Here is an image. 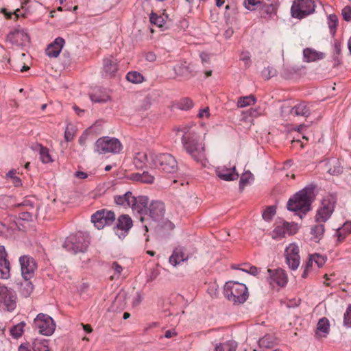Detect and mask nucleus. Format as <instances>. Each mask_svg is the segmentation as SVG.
I'll return each instance as SVG.
<instances>
[{
  "mask_svg": "<svg viewBox=\"0 0 351 351\" xmlns=\"http://www.w3.org/2000/svg\"><path fill=\"white\" fill-rule=\"evenodd\" d=\"M33 149L39 152L40 158L43 163H49L52 161L48 149L43 147L41 144H36L33 147Z\"/></svg>",
  "mask_w": 351,
  "mask_h": 351,
  "instance_id": "nucleus-32",
  "label": "nucleus"
},
{
  "mask_svg": "<svg viewBox=\"0 0 351 351\" xmlns=\"http://www.w3.org/2000/svg\"><path fill=\"white\" fill-rule=\"evenodd\" d=\"M297 232L296 224L283 221L277 224L271 232V237L274 239H280L286 234L292 235Z\"/></svg>",
  "mask_w": 351,
  "mask_h": 351,
  "instance_id": "nucleus-15",
  "label": "nucleus"
},
{
  "mask_svg": "<svg viewBox=\"0 0 351 351\" xmlns=\"http://www.w3.org/2000/svg\"><path fill=\"white\" fill-rule=\"evenodd\" d=\"M34 351H49V341L45 339H36L32 343Z\"/></svg>",
  "mask_w": 351,
  "mask_h": 351,
  "instance_id": "nucleus-36",
  "label": "nucleus"
},
{
  "mask_svg": "<svg viewBox=\"0 0 351 351\" xmlns=\"http://www.w3.org/2000/svg\"><path fill=\"white\" fill-rule=\"evenodd\" d=\"M134 195L130 191H127L123 195H115L114 197L116 204L121 206L125 208H130Z\"/></svg>",
  "mask_w": 351,
  "mask_h": 351,
  "instance_id": "nucleus-28",
  "label": "nucleus"
},
{
  "mask_svg": "<svg viewBox=\"0 0 351 351\" xmlns=\"http://www.w3.org/2000/svg\"><path fill=\"white\" fill-rule=\"evenodd\" d=\"M182 143L185 151L194 160L202 164L206 162L204 144L197 133L185 132L182 137Z\"/></svg>",
  "mask_w": 351,
  "mask_h": 351,
  "instance_id": "nucleus-2",
  "label": "nucleus"
},
{
  "mask_svg": "<svg viewBox=\"0 0 351 351\" xmlns=\"http://www.w3.org/2000/svg\"><path fill=\"white\" fill-rule=\"evenodd\" d=\"M328 25L330 34L334 35L338 25V19L335 14H330L328 16Z\"/></svg>",
  "mask_w": 351,
  "mask_h": 351,
  "instance_id": "nucleus-42",
  "label": "nucleus"
},
{
  "mask_svg": "<svg viewBox=\"0 0 351 351\" xmlns=\"http://www.w3.org/2000/svg\"><path fill=\"white\" fill-rule=\"evenodd\" d=\"M290 114L293 116L308 117L311 114V110L307 104L302 101L292 107L290 110Z\"/></svg>",
  "mask_w": 351,
  "mask_h": 351,
  "instance_id": "nucleus-27",
  "label": "nucleus"
},
{
  "mask_svg": "<svg viewBox=\"0 0 351 351\" xmlns=\"http://www.w3.org/2000/svg\"><path fill=\"white\" fill-rule=\"evenodd\" d=\"M64 39L62 37L56 38L53 42L48 45L46 49V54L50 58H57L64 45Z\"/></svg>",
  "mask_w": 351,
  "mask_h": 351,
  "instance_id": "nucleus-23",
  "label": "nucleus"
},
{
  "mask_svg": "<svg viewBox=\"0 0 351 351\" xmlns=\"http://www.w3.org/2000/svg\"><path fill=\"white\" fill-rule=\"evenodd\" d=\"M260 13L263 17L271 18L276 14L278 5L276 3H267L266 1H261L258 5Z\"/></svg>",
  "mask_w": 351,
  "mask_h": 351,
  "instance_id": "nucleus-24",
  "label": "nucleus"
},
{
  "mask_svg": "<svg viewBox=\"0 0 351 351\" xmlns=\"http://www.w3.org/2000/svg\"><path fill=\"white\" fill-rule=\"evenodd\" d=\"M240 60L243 61L245 66L249 67L251 64V56L248 51H243L241 53Z\"/></svg>",
  "mask_w": 351,
  "mask_h": 351,
  "instance_id": "nucleus-56",
  "label": "nucleus"
},
{
  "mask_svg": "<svg viewBox=\"0 0 351 351\" xmlns=\"http://www.w3.org/2000/svg\"><path fill=\"white\" fill-rule=\"evenodd\" d=\"M215 172L217 176L225 181H234L239 178V173L236 171L234 165L232 167L220 166L216 168Z\"/></svg>",
  "mask_w": 351,
  "mask_h": 351,
  "instance_id": "nucleus-20",
  "label": "nucleus"
},
{
  "mask_svg": "<svg viewBox=\"0 0 351 351\" xmlns=\"http://www.w3.org/2000/svg\"><path fill=\"white\" fill-rule=\"evenodd\" d=\"M180 108L182 110H188L193 108V102L189 98H184L180 102Z\"/></svg>",
  "mask_w": 351,
  "mask_h": 351,
  "instance_id": "nucleus-51",
  "label": "nucleus"
},
{
  "mask_svg": "<svg viewBox=\"0 0 351 351\" xmlns=\"http://www.w3.org/2000/svg\"><path fill=\"white\" fill-rule=\"evenodd\" d=\"M111 268L114 270L115 274H117L118 277L121 275L123 271V267L117 262H113Z\"/></svg>",
  "mask_w": 351,
  "mask_h": 351,
  "instance_id": "nucleus-58",
  "label": "nucleus"
},
{
  "mask_svg": "<svg viewBox=\"0 0 351 351\" xmlns=\"http://www.w3.org/2000/svg\"><path fill=\"white\" fill-rule=\"evenodd\" d=\"M122 149L120 141L114 137L103 136L98 138L95 143V151L99 154L107 153L119 154Z\"/></svg>",
  "mask_w": 351,
  "mask_h": 351,
  "instance_id": "nucleus-5",
  "label": "nucleus"
},
{
  "mask_svg": "<svg viewBox=\"0 0 351 351\" xmlns=\"http://www.w3.org/2000/svg\"><path fill=\"white\" fill-rule=\"evenodd\" d=\"M19 9H16L14 13L12 12H8L5 9H2L1 12L5 14L6 18L11 19L12 16L13 14L15 15L16 19H17L19 16Z\"/></svg>",
  "mask_w": 351,
  "mask_h": 351,
  "instance_id": "nucleus-60",
  "label": "nucleus"
},
{
  "mask_svg": "<svg viewBox=\"0 0 351 351\" xmlns=\"http://www.w3.org/2000/svg\"><path fill=\"white\" fill-rule=\"evenodd\" d=\"M165 206L162 202L159 200L152 201L148 208L149 216L153 221H159L165 216Z\"/></svg>",
  "mask_w": 351,
  "mask_h": 351,
  "instance_id": "nucleus-18",
  "label": "nucleus"
},
{
  "mask_svg": "<svg viewBox=\"0 0 351 351\" xmlns=\"http://www.w3.org/2000/svg\"><path fill=\"white\" fill-rule=\"evenodd\" d=\"M225 297L234 304L244 303L248 298V290L246 285L237 281L227 282L223 287Z\"/></svg>",
  "mask_w": 351,
  "mask_h": 351,
  "instance_id": "nucleus-3",
  "label": "nucleus"
},
{
  "mask_svg": "<svg viewBox=\"0 0 351 351\" xmlns=\"http://www.w3.org/2000/svg\"><path fill=\"white\" fill-rule=\"evenodd\" d=\"M148 197L144 195L134 196L130 208L135 214L140 215V220L143 221L148 214Z\"/></svg>",
  "mask_w": 351,
  "mask_h": 351,
  "instance_id": "nucleus-13",
  "label": "nucleus"
},
{
  "mask_svg": "<svg viewBox=\"0 0 351 351\" xmlns=\"http://www.w3.org/2000/svg\"><path fill=\"white\" fill-rule=\"evenodd\" d=\"M340 230L342 231L343 232H344L346 234H350L351 233V221H346L343 224Z\"/></svg>",
  "mask_w": 351,
  "mask_h": 351,
  "instance_id": "nucleus-59",
  "label": "nucleus"
},
{
  "mask_svg": "<svg viewBox=\"0 0 351 351\" xmlns=\"http://www.w3.org/2000/svg\"><path fill=\"white\" fill-rule=\"evenodd\" d=\"M337 203L335 195L329 194L326 195L322 202L321 206L317 210L315 221L317 223H325L332 215Z\"/></svg>",
  "mask_w": 351,
  "mask_h": 351,
  "instance_id": "nucleus-7",
  "label": "nucleus"
},
{
  "mask_svg": "<svg viewBox=\"0 0 351 351\" xmlns=\"http://www.w3.org/2000/svg\"><path fill=\"white\" fill-rule=\"evenodd\" d=\"M128 294L126 291L120 290L116 295L111 308L112 311H121L123 310L127 304Z\"/></svg>",
  "mask_w": 351,
  "mask_h": 351,
  "instance_id": "nucleus-25",
  "label": "nucleus"
},
{
  "mask_svg": "<svg viewBox=\"0 0 351 351\" xmlns=\"http://www.w3.org/2000/svg\"><path fill=\"white\" fill-rule=\"evenodd\" d=\"M133 223L128 215H122L117 219V223L114 228L115 234L119 238H124L132 227Z\"/></svg>",
  "mask_w": 351,
  "mask_h": 351,
  "instance_id": "nucleus-16",
  "label": "nucleus"
},
{
  "mask_svg": "<svg viewBox=\"0 0 351 351\" xmlns=\"http://www.w3.org/2000/svg\"><path fill=\"white\" fill-rule=\"evenodd\" d=\"M253 179V175L249 171L243 173L240 178L239 189L243 190V188L250 183V180Z\"/></svg>",
  "mask_w": 351,
  "mask_h": 351,
  "instance_id": "nucleus-46",
  "label": "nucleus"
},
{
  "mask_svg": "<svg viewBox=\"0 0 351 351\" xmlns=\"http://www.w3.org/2000/svg\"><path fill=\"white\" fill-rule=\"evenodd\" d=\"M276 71L270 67L264 68L262 71V75L265 80H269L276 75Z\"/></svg>",
  "mask_w": 351,
  "mask_h": 351,
  "instance_id": "nucleus-55",
  "label": "nucleus"
},
{
  "mask_svg": "<svg viewBox=\"0 0 351 351\" xmlns=\"http://www.w3.org/2000/svg\"><path fill=\"white\" fill-rule=\"evenodd\" d=\"M256 97L252 95H248L245 97H241L238 99L237 101V106L239 108H245L251 105H253L256 103Z\"/></svg>",
  "mask_w": 351,
  "mask_h": 351,
  "instance_id": "nucleus-39",
  "label": "nucleus"
},
{
  "mask_svg": "<svg viewBox=\"0 0 351 351\" xmlns=\"http://www.w3.org/2000/svg\"><path fill=\"white\" fill-rule=\"evenodd\" d=\"M33 289V284L29 280H25L24 283L21 284L19 292L21 295L25 298H27L31 295Z\"/></svg>",
  "mask_w": 351,
  "mask_h": 351,
  "instance_id": "nucleus-40",
  "label": "nucleus"
},
{
  "mask_svg": "<svg viewBox=\"0 0 351 351\" xmlns=\"http://www.w3.org/2000/svg\"><path fill=\"white\" fill-rule=\"evenodd\" d=\"M7 178H10L12 180V182L16 186H20L22 185V181L21 178L16 176V170L11 169L6 174Z\"/></svg>",
  "mask_w": 351,
  "mask_h": 351,
  "instance_id": "nucleus-50",
  "label": "nucleus"
},
{
  "mask_svg": "<svg viewBox=\"0 0 351 351\" xmlns=\"http://www.w3.org/2000/svg\"><path fill=\"white\" fill-rule=\"evenodd\" d=\"M261 1L259 0H244L243 5L249 11H255L256 10V6L259 5Z\"/></svg>",
  "mask_w": 351,
  "mask_h": 351,
  "instance_id": "nucleus-48",
  "label": "nucleus"
},
{
  "mask_svg": "<svg viewBox=\"0 0 351 351\" xmlns=\"http://www.w3.org/2000/svg\"><path fill=\"white\" fill-rule=\"evenodd\" d=\"M126 80L132 84H141L145 81V77L140 72L136 71H129L126 74Z\"/></svg>",
  "mask_w": 351,
  "mask_h": 351,
  "instance_id": "nucleus-35",
  "label": "nucleus"
},
{
  "mask_svg": "<svg viewBox=\"0 0 351 351\" xmlns=\"http://www.w3.org/2000/svg\"><path fill=\"white\" fill-rule=\"evenodd\" d=\"M133 178L134 180L147 184H152L154 180V177L147 171H143L142 173H135L133 175Z\"/></svg>",
  "mask_w": 351,
  "mask_h": 351,
  "instance_id": "nucleus-37",
  "label": "nucleus"
},
{
  "mask_svg": "<svg viewBox=\"0 0 351 351\" xmlns=\"http://www.w3.org/2000/svg\"><path fill=\"white\" fill-rule=\"evenodd\" d=\"M119 69V62L113 56H109L103 60V75L107 77H114Z\"/></svg>",
  "mask_w": 351,
  "mask_h": 351,
  "instance_id": "nucleus-22",
  "label": "nucleus"
},
{
  "mask_svg": "<svg viewBox=\"0 0 351 351\" xmlns=\"http://www.w3.org/2000/svg\"><path fill=\"white\" fill-rule=\"evenodd\" d=\"M333 60L335 61L336 64H339L340 63V59L339 56L341 55V42L338 40H335L333 43Z\"/></svg>",
  "mask_w": 351,
  "mask_h": 351,
  "instance_id": "nucleus-44",
  "label": "nucleus"
},
{
  "mask_svg": "<svg viewBox=\"0 0 351 351\" xmlns=\"http://www.w3.org/2000/svg\"><path fill=\"white\" fill-rule=\"evenodd\" d=\"M237 343L233 340H229L224 343H220L215 346V351H236Z\"/></svg>",
  "mask_w": 351,
  "mask_h": 351,
  "instance_id": "nucleus-33",
  "label": "nucleus"
},
{
  "mask_svg": "<svg viewBox=\"0 0 351 351\" xmlns=\"http://www.w3.org/2000/svg\"><path fill=\"white\" fill-rule=\"evenodd\" d=\"M7 40L16 46H25L29 43V36L23 29H15L8 34Z\"/></svg>",
  "mask_w": 351,
  "mask_h": 351,
  "instance_id": "nucleus-19",
  "label": "nucleus"
},
{
  "mask_svg": "<svg viewBox=\"0 0 351 351\" xmlns=\"http://www.w3.org/2000/svg\"><path fill=\"white\" fill-rule=\"evenodd\" d=\"M187 260L188 256L185 254L184 249L181 247H176L169 257V263L173 266Z\"/></svg>",
  "mask_w": 351,
  "mask_h": 351,
  "instance_id": "nucleus-26",
  "label": "nucleus"
},
{
  "mask_svg": "<svg viewBox=\"0 0 351 351\" xmlns=\"http://www.w3.org/2000/svg\"><path fill=\"white\" fill-rule=\"evenodd\" d=\"M25 325V322H21L19 324L14 326L10 330L12 336L15 338L20 337L23 335Z\"/></svg>",
  "mask_w": 351,
  "mask_h": 351,
  "instance_id": "nucleus-45",
  "label": "nucleus"
},
{
  "mask_svg": "<svg viewBox=\"0 0 351 351\" xmlns=\"http://www.w3.org/2000/svg\"><path fill=\"white\" fill-rule=\"evenodd\" d=\"M34 326L40 334L45 336L51 335L56 329V324L49 315L39 313L34 321Z\"/></svg>",
  "mask_w": 351,
  "mask_h": 351,
  "instance_id": "nucleus-9",
  "label": "nucleus"
},
{
  "mask_svg": "<svg viewBox=\"0 0 351 351\" xmlns=\"http://www.w3.org/2000/svg\"><path fill=\"white\" fill-rule=\"evenodd\" d=\"M330 167H327V171L330 175L337 176L342 173V167H341L339 161L333 160L332 161V167H331L332 164L329 163Z\"/></svg>",
  "mask_w": 351,
  "mask_h": 351,
  "instance_id": "nucleus-43",
  "label": "nucleus"
},
{
  "mask_svg": "<svg viewBox=\"0 0 351 351\" xmlns=\"http://www.w3.org/2000/svg\"><path fill=\"white\" fill-rule=\"evenodd\" d=\"M0 304H3L8 311H12L16 306V292L5 286H0Z\"/></svg>",
  "mask_w": 351,
  "mask_h": 351,
  "instance_id": "nucleus-12",
  "label": "nucleus"
},
{
  "mask_svg": "<svg viewBox=\"0 0 351 351\" xmlns=\"http://www.w3.org/2000/svg\"><path fill=\"white\" fill-rule=\"evenodd\" d=\"M330 331L329 321L326 317L321 318L317 324V333L322 332L326 335Z\"/></svg>",
  "mask_w": 351,
  "mask_h": 351,
  "instance_id": "nucleus-38",
  "label": "nucleus"
},
{
  "mask_svg": "<svg viewBox=\"0 0 351 351\" xmlns=\"http://www.w3.org/2000/svg\"><path fill=\"white\" fill-rule=\"evenodd\" d=\"M75 136V130L71 125H67L64 131V138L66 141H73Z\"/></svg>",
  "mask_w": 351,
  "mask_h": 351,
  "instance_id": "nucleus-53",
  "label": "nucleus"
},
{
  "mask_svg": "<svg viewBox=\"0 0 351 351\" xmlns=\"http://www.w3.org/2000/svg\"><path fill=\"white\" fill-rule=\"evenodd\" d=\"M313 199V187H304L289 199L287 208L289 210L295 212L300 219H302L311 210Z\"/></svg>",
  "mask_w": 351,
  "mask_h": 351,
  "instance_id": "nucleus-1",
  "label": "nucleus"
},
{
  "mask_svg": "<svg viewBox=\"0 0 351 351\" xmlns=\"http://www.w3.org/2000/svg\"><path fill=\"white\" fill-rule=\"evenodd\" d=\"M90 99L94 103H106L110 100V96L105 90L99 88L90 95Z\"/></svg>",
  "mask_w": 351,
  "mask_h": 351,
  "instance_id": "nucleus-31",
  "label": "nucleus"
},
{
  "mask_svg": "<svg viewBox=\"0 0 351 351\" xmlns=\"http://www.w3.org/2000/svg\"><path fill=\"white\" fill-rule=\"evenodd\" d=\"M114 221V213L106 209L97 210L91 217V221L98 230H101L105 226L112 225Z\"/></svg>",
  "mask_w": 351,
  "mask_h": 351,
  "instance_id": "nucleus-10",
  "label": "nucleus"
},
{
  "mask_svg": "<svg viewBox=\"0 0 351 351\" xmlns=\"http://www.w3.org/2000/svg\"><path fill=\"white\" fill-rule=\"evenodd\" d=\"M243 268H239L237 267L233 266L232 268L236 269H240L242 271H244L245 273L250 274L253 276H256L258 274V268L255 266H250L249 265H244Z\"/></svg>",
  "mask_w": 351,
  "mask_h": 351,
  "instance_id": "nucleus-49",
  "label": "nucleus"
},
{
  "mask_svg": "<svg viewBox=\"0 0 351 351\" xmlns=\"http://www.w3.org/2000/svg\"><path fill=\"white\" fill-rule=\"evenodd\" d=\"M341 14L343 16V19L346 21H351V6H346L342 10H341Z\"/></svg>",
  "mask_w": 351,
  "mask_h": 351,
  "instance_id": "nucleus-57",
  "label": "nucleus"
},
{
  "mask_svg": "<svg viewBox=\"0 0 351 351\" xmlns=\"http://www.w3.org/2000/svg\"><path fill=\"white\" fill-rule=\"evenodd\" d=\"M304 60L310 62L324 58V53L317 52L310 48L304 49L303 51Z\"/></svg>",
  "mask_w": 351,
  "mask_h": 351,
  "instance_id": "nucleus-30",
  "label": "nucleus"
},
{
  "mask_svg": "<svg viewBox=\"0 0 351 351\" xmlns=\"http://www.w3.org/2000/svg\"><path fill=\"white\" fill-rule=\"evenodd\" d=\"M268 273L267 281L271 285H276L280 287H285L287 283V276L282 269L267 270Z\"/></svg>",
  "mask_w": 351,
  "mask_h": 351,
  "instance_id": "nucleus-17",
  "label": "nucleus"
},
{
  "mask_svg": "<svg viewBox=\"0 0 351 351\" xmlns=\"http://www.w3.org/2000/svg\"><path fill=\"white\" fill-rule=\"evenodd\" d=\"M343 324L348 328H351V304L347 307L344 313Z\"/></svg>",
  "mask_w": 351,
  "mask_h": 351,
  "instance_id": "nucleus-52",
  "label": "nucleus"
},
{
  "mask_svg": "<svg viewBox=\"0 0 351 351\" xmlns=\"http://www.w3.org/2000/svg\"><path fill=\"white\" fill-rule=\"evenodd\" d=\"M177 335V332L174 329L172 330H168L165 332L164 336L160 337L161 338L165 337L167 339L171 338L173 337H175Z\"/></svg>",
  "mask_w": 351,
  "mask_h": 351,
  "instance_id": "nucleus-62",
  "label": "nucleus"
},
{
  "mask_svg": "<svg viewBox=\"0 0 351 351\" xmlns=\"http://www.w3.org/2000/svg\"><path fill=\"white\" fill-rule=\"evenodd\" d=\"M276 214V207L270 206L267 207L263 212V219L267 221H269Z\"/></svg>",
  "mask_w": 351,
  "mask_h": 351,
  "instance_id": "nucleus-47",
  "label": "nucleus"
},
{
  "mask_svg": "<svg viewBox=\"0 0 351 351\" xmlns=\"http://www.w3.org/2000/svg\"><path fill=\"white\" fill-rule=\"evenodd\" d=\"M209 115H210V114H209V108L208 107H206L205 108L200 110L199 112V114H198V117L200 118H203L204 117H208Z\"/></svg>",
  "mask_w": 351,
  "mask_h": 351,
  "instance_id": "nucleus-63",
  "label": "nucleus"
},
{
  "mask_svg": "<svg viewBox=\"0 0 351 351\" xmlns=\"http://www.w3.org/2000/svg\"><path fill=\"white\" fill-rule=\"evenodd\" d=\"M0 274L2 279L10 277V263L8 259V253L4 245H0Z\"/></svg>",
  "mask_w": 351,
  "mask_h": 351,
  "instance_id": "nucleus-21",
  "label": "nucleus"
},
{
  "mask_svg": "<svg viewBox=\"0 0 351 351\" xmlns=\"http://www.w3.org/2000/svg\"><path fill=\"white\" fill-rule=\"evenodd\" d=\"M325 228L323 223L312 226L311 234L313 236L314 241L318 242L324 235Z\"/></svg>",
  "mask_w": 351,
  "mask_h": 351,
  "instance_id": "nucleus-34",
  "label": "nucleus"
},
{
  "mask_svg": "<svg viewBox=\"0 0 351 351\" xmlns=\"http://www.w3.org/2000/svg\"><path fill=\"white\" fill-rule=\"evenodd\" d=\"M200 58L202 60V63H208L210 62V55L206 52H202L200 53Z\"/></svg>",
  "mask_w": 351,
  "mask_h": 351,
  "instance_id": "nucleus-64",
  "label": "nucleus"
},
{
  "mask_svg": "<svg viewBox=\"0 0 351 351\" xmlns=\"http://www.w3.org/2000/svg\"><path fill=\"white\" fill-rule=\"evenodd\" d=\"M152 154H148L147 152H138L134 158V164L137 169H143L149 163V156Z\"/></svg>",
  "mask_w": 351,
  "mask_h": 351,
  "instance_id": "nucleus-29",
  "label": "nucleus"
},
{
  "mask_svg": "<svg viewBox=\"0 0 351 351\" xmlns=\"http://www.w3.org/2000/svg\"><path fill=\"white\" fill-rule=\"evenodd\" d=\"M89 244L88 234L82 232H77L67 237L62 246L66 251L76 254L86 252Z\"/></svg>",
  "mask_w": 351,
  "mask_h": 351,
  "instance_id": "nucleus-4",
  "label": "nucleus"
},
{
  "mask_svg": "<svg viewBox=\"0 0 351 351\" xmlns=\"http://www.w3.org/2000/svg\"><path fill=\"white\" fill-rule=\"evenodd\" d=\"M286 263L291 270H296L300 263L299 255V247L295 243H291L287 246L285 251Z\"/></svg>",
  "mask_w": 351,
  "mask_h": 351,
  "instance_id": "nucleus-14",
  "label": "nucleus"
},
{
  "mask_svg": "<svg viewBox=\"0 0 351 351\" xmlns=\"http://www.w3.org/2000/svg\"><path fill=\"white\" fill-rule=\"evenodd\" d=\"M145 60L148 62H153L156 60V56L154 53L149 51L145 55Z\"/></svg>",
  "mask_w": 351,
  "mask_h": 351,
  "instance_id": "nucleus-61",
  "label": "nucleus"
},
{
  "mask_svg": "<svg viewBox=\"0 0 351 351\" xmlns=\"http://www.w3.org/2000/svg\"><path fill=\"white\" fill-rule=\"evenodd\" d=\"M149 21L159 27H163L165 24V19L161 15H158L156 13L152 12L149 15Z\"/></svg>",
  "mask_w": 351,
  "mask_h": 351,
  "instance_id": "nucleus-41",
  "label": "nucleus"
},
{
  "mask_svg": "<svg viewBox=\"0 0 351 351\" xmlns=\"http://www.w3.org/2000/svg\"><path fill=\"white\" fill-rule=\"evenodd\" d=\"M153 165L168 173H173L178 170V162L170 154H158L150 156Z\"/></svg>",
  "mask_w": 351,
  "mask_h": 351,
  "instance_id": "nucleus-6",
  "label": "nucleus"
},
{
  "mask_svg": "<svg viewBox=\"0 0 351 351\" xmlns=\"http://www.w3.org/2000/svg\"><path fill=\"white\" fill-rule=\"evenodd\" d=\"M311 256L312 257L313 262H315L317 264L318 267H322L326 263V258L322 255L315 254L311 255Z\"/></svg>",
  "mask_w": 351,
  "mask_h": 351,
  "instance_id": "nucleus-54",
  "label": "nucleus"
},
{
  "mask_svg": "<svg viewBox=\"0 0 351 351\" xmlns=\"http://www.w3.org/2000/svg\"><path fill=\"white\" fill-rule=\"evenodd\" d=\"M19 261L23 278L25 280H29L34 276L37 269L35 259L29 255H23L19 257Z\"/></svg>",
  "mask_w": 351,
  "mask_h": 351,
  "instance_id": "nucleus-11",
  "label": "nucleus"
},
{
  "mask_svg": "<svg viewBox=\"0 0 351 351\" xmlns=\"http://www.w3.org/2000/svg\"><path fill=\"white\" fill-rule=\"evenodd\" d=\"M314 11L315 4L312 0H295L291 8L292 16L299 19L306 17Z\"/></svg>",
  "mask_w": 351,
  "mask_h": 351,
  "instance_id": "nucleus-8",
  "label": "nucleus"
}]
</instances>
